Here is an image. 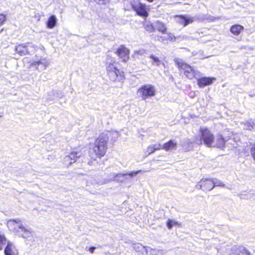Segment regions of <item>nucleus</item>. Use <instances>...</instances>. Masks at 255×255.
I'll return each mask as SVG.
<instances>
[{"instance_id":"nucleus-1","label":"nucleus","mask_w":255,"mask_h":255,"mask_svg":"<svg viewBox=\"0 0 255 255\" xmlns=\"http://www.w3.org/2000/svg\"><path fill=\"white\" fill-rule=\"evenodd\" d=\"M109 136L107 133H102L96 139L93 144H90L89 150L91 158L96 160L101 158L105 154L107 148V141Z\"/></svg>"},{"instance_id":"nucleus-2","label":"nucleus","mask_w":255,"mask_h":255,"mask_svg":"<svg viewBox=\"0 0 255 255\" xmlns=\"http://www.w3.org/2000/svg\"><path fill=\"white\" fill-rule=\"evenodd\" d=\"M107 75L112 81H122L124 78L123 72H121L116 66L115 60L108 55L106 62Z\"/></svg>"},{"instance_id":"nucleus-3","label":"nucleus","mask_w":255,"mask_h":255,"mask_svg":"<svg viewBox=\"0 0 255 255\" xmlns=\"http://www.w3.org/2000/svg\"><path fill=\"white\" fill-rule=\"evenodd\" d=\"M178 67L183 72L184 74L189 79L193 78H198L201 76V73L195 70L189 65L184 63L182 60H176L175 61Z\"/></svg>"},{"instance_id":"nucleus-4","label":"nucleus","mask_w":255,"mask_h":255,"mask_svg":"<svg viewBox=\"0 0 255 255\" xmlns=\"http://www.w3.org/2000/svg\"><path fill=\"white\" fill-rule=\"evenodd\" d=\"M214 140L213 134L210 130L206 128H201L200 130V138H197L195 142L198 144L202 142L208 147H211Z\"/></svg>"},{"instance_id":"nucleus-5","label":"nucleus","mask_w":255,"mask_h":255,"mask_svg":"<svg viewBox=\"0 0 255 255\" xmlns=\"http://www.w3.org/2000/svg\"><path fill=\"white\" fill-rule=\"evenodd\" d=\"M14 226V230L17 232H23L22 236L24 238L28 239L32 237V233L31 231L25 227H24L20 223L19 219L14 220H9L7 222V226L10 227Z\"/></svg>"},{"instance_id":"nucleus-6","label":"nucleus","mask_w":255,"mask_h":255,"mask_svg":"<svg viewBox=\"0 0 255 255\" xmlns=\"http://www.w3.org/2000/svg\"><path fill=\"white\" fill-rule=\"evenodd\" d=\"M155 88L150 84L142 85L137 90V94L143 100L148 99L155 95Z\"/></svg>"},{"instance_id":"nucleus-7","label":"nucleus","mask_w":255,"mask_h":255,"mask_svg":"<svg viewBox=\"0 0 255 255\" xmlns=\"http://www.w3.org/2000/svg\"><path fill=\"white\" fill-rule=\"evenodd\" d=\"M132 245L133 249L136 252H138L142 255H147L149 249L152 251L153 252L152 254L155 255H162V254H164L166 253V251L163 250L152 249L150 247L143 246L139 243H132Z\"/></svg>"},{"instance_id":"nucleus-8","label":"nucleus","mask_w":255,"mask_h":255,"mask_svg":"<svg viewBox=\"0 0 255 255\" xmlns=\"http://www.w3.org/2000/svg\"><path fill=\"white\" fill-rule=\"evenodd\" d=\"M140 170H137L136 171H132L130 173H112L110 175V179L104 182V183H106L112 180L125 181L126 180H130L133 176H136L138 173L140 172Z\"/></svg>"},{"instance_id":"nucleus-9","label":"nucleus","mask_w":255,"mask_h":255,"mask_svg":"<svg viewBox=\"0 0 255 255\" xmlns=\"http://www.w3.org/2000/svg\"><path fill=\"white\" fill-rule=\"evenodd\" d=\"M132 8L136 11L137 15L146 17L148 15L147 8L145 4L140 2L139 0H133L131 2Z\"/></svg>"},{"instance_id":"nucleus-10","label":"nucleus","mask_w":255,"mask_h":255,"mask_svg":"<svg viewBox=\"0 0 255 255\" xmlns=\"http://www.w3.org/2000/svg\"><path fill=\"white\" fill-rule=\"evenodd\" d=\"M196 187L204 191H211L214 188L213 179H202Z\"/></svg>"},{"instance_id":"nucleus-11","label":"nucleus","mask_w":255,"mask_h":255,"mask_svg":"<svg viewBox=\"0 0 255 255\" xmlns=\"http://www.w3.org/2000/svg\"><path fill=\"white\" fill-rule=\"evenodd\" d=\"M82 153L80 152L73 151L68 155L65 156V165L69 166L75 162L77 159L81 157Z\"/></svg>"},{"instance_id":"nucleus-12","label":"nucleus","mask_w":255,"mask_h":255,"mask_svg":"<svg viewBox=\"0 0 255 255\" xmlns=\"http://www.w3.org/2000/svg\"><path fill=\"white\" fill-rule=\"evenodd\" d=\"M116 53L123 62H126L129 58V50L124 46H121Z\"/></svg>"},{"instance_id":"nucleus-13","label":"nucleus","mask_w":255,"mask_h":255,"mask_svg":"<svg viewBox=\"0 0 255 255\" xmlns=\"http://www.w3.org/2000/svg\"><path fill=\"white\" fill-rule=\"evenodd\" d=\"M197 80V84L200 87H204L205 86L211 85L213 81L216 80L215 78L211 77H201L196 78Z\"/></svg>"},{"instance_id":"nucleus-14","label":"nucleus","mask_w":255,"mask_h":255,"mask_svg":"<svg viewBox=\"0 0 255 255\" xmlns=\"http://www.w3.org/2000/svg\"><path fill=\"white\" fill-rule=\"evenodd\" d=\"M177 21L183 26H185L194 21L193 17L185 15H179L176 17Z\"/></svg>"},{"instance_id":"nucleus-15","label":"nucleus","mask_w":255,"mask_h":255,"mask_svg":"<svg viewBox=\"0 0 255 255\" xmlns=\"http://www.w3.org/2000/svg\"><path fill=\"white\" fill-rule=\"evenodd\" d=\"M4 253L5 255H18L17 250L9 242H7V245L4 250Z\"/></svg>"},{"instance_id":"nucleus-16","label":"nucleus","mask_w":255,"mask_h":255,"mask_svg":"<svg viewBox=\"0 0 255 255\" xmlns=\"http://www.w3.org/2000/svg\"><path fill=\"white\" fill-rule=\"evenodd\" d=\"M177 142L174 140H170L169 141L164 143L162 146L161 145V148L165 150L166 151H168L170 150L176 149Z\"/></svg>"},{"instance_id":"nucleus-17","label":"nucleus","mask_w":255,"mask_h":255,"mask_svg":"<svg viewBox=\"0 0 255 255\" xmlns=\"http://www.w3.org/2000/svg\"><path fill=\"white\" fill-rule=\"evenodd\" d=\"M15 50L20 55H24L28 53L27 45L24 44L16 46L15 47Z\"/></svg>"},{"instance_id":"nucleus-18","label":"nucleus","mask_w":255,"mask_h":255,"mask_svg":"<svg viewBox=\"0 0 255 255\" xmlns=\"http://www.w3.org/2000/svg\"><path fill=\"white\" fill-rule=\"evenodd\" d=\"M154 27L158 31L163 33H165L167 29L165 24L159 21L155 22Z\"/></svg>"},{"instance_id":"nucleus-19","label":"nucleus","mask_w":255,"mask_h":255,"mask_svg":"<svg viewBox=\"0 0 255 255\" xmlns=\"http://www.w3.org/2000/svg\"><path fill=\"white\" fill-rule=\"evenodd\" d=\"M57 18L54 15H51L48 19L46 23L47 27L49 28H53L56 25Z\"/></svg>"},{"instance_id":"nucleus-20","label":"nucleus","mask_w":255,"mask_h":255,"mask_svg":"<svg viewBox=\"0 0 255 255\" xmlns=\"http://www.w3.org/2000/svg\"><path fill=\"white\" fill-rule=\"evenodd\" d=\"M230 255H250L249 252L244 247H241L235 250Z\"/></svg>"},{"instance_id":"nucleus-21","label":"nucleus","mask_w":255,"mask_h":255,"mask_svg":"<svg viewBox=\"0 0 255 255\" xmlns=\"http://www.w3.org/2000/svg\"><path fill=\"white\" fill-rule=\"evenodd\" d=\"M243 28L244 27L241 25H234L231 27L230 30L234 34L238 35Z\"/></svg>"},{"instance_id":"nucleus-22","label":"nucleus","mask_w":255,"mask_h":255,"mask_svg":"<svg viewBox=\"0 0 255 255\" xmlns=\"http://www.w3.org/2000/svg\"><path fill=\"white\" fill-rule=\"evenodd\" d=\"M161 148L160 144H155L149 145L147 148V152L148 154L153 153L155 150H159Z\"/></svg>"},{"instance_id":"nucleus-23","label":"nucleus","mask_w":255,"mask_h":255,"mask_svg":"<svg viewBox=\"0 0 255 255\" xmlns=\"http://www.w3.org/2000/svg\"><path fill=\"white\" fill-rule=\"evenodd\" d=\"M225 141L221 135H219L216 139V146L219 148H223L225 145Z\"/></svg>"},{"instance_id":"nucleus-24","label":"nucleus","mask_w":255,"mask_h":255,"mask_svg":"<svg viewBox=\"0 0 255 255\" xmlns=\"http://www.w3.org/2000/svg\"><path fill=\"white\" fill-rule=\"evenodd\" d=\"M109 137H111V139L113 141L116 140L119 136H120V134L117 131H112L109 132L108 133H107Z\"/></svg>"},{"instance_id":"nucleus-25","label":"nucleus","mask_w":255,"mask_h":255,"mask_svg":"<svg viewBox=\"0 0 255 255\" xmlns=\"http://www.w3.org/2000/svg\"><path fill=\"white\" fill-rule=\"evenodd\" d=\"M149 57L152 60V64L158 66L161 63V60H160L158 57L154 56L153 55H151Z\"/></svg>"},{"instance_id":"nucleus-26","label":"nucleus","mask_w":255,"mask_h":255,"mask_svg":"<svg viewBox=\"0 0 255 255\" xmlns=\"http://www.w3.org/2000/svg\"><path fill=\"white\" fill-rule=\"evenodd\" d=\"M245 128L248 130H255V125L253 123H247Z\"/></svg>"},{"instance_id":"nucleus-27","label":"nucleus","mask_w":255,"mask_h":255,"mask_svg":"<svg viewBox=\"0 0 255 255\" xmlns=\"http://www.w3.org/2000/svg\"><path fill=\"white\" fill-rule=\"evenodd\" d=\"M178 223L171 219H168L167 222V226L168 229H171L175 225H177Z\"/></svg>"},{"instance_id":"nucleus-28","label":"nucleus","mask_w":255,"mask_h":255,"mask_svg":"<svg viewBox=\"0 0 255 255\" xmlns=\"http://www.w3.org/2000/svg\"><path fill=\"white\" fill-rule=\"evenodd\" d=\"M213 182L214 183V187L215 186H221V187H224L225 184L223 183L222 181L220 180H218V179H213Z\"/></svg>"},{"instance_id":"nucleus-29","label":"nucleus","mask_w":255,"mask_h":255,"mask_svg":"<svg viewBox=\"0 0 255 255\" xmlns=\"http://www.w3.org/2000/svg\"><path fill=\"white\" fill-rule=\"evenodd\" d=\"M160 38L162 39V40H164V39H169L171 41H173L175 39L174 35L171 33H169L168 37L167 38H165V37H160Z\"/></svg>"},{"instance_id":"nucleus-30","label":"nucleus","mask_w":255,"mask_h":255,"mask_svg":"<svg viewBox=\"0 0 255 255\" xmlns=\"http://www.w3.org/2000/svg\"><path fill=\"white\" fill-rule=\"evenodd\" d=\"M251 154L255 160V144L251 148Z\"/></svg>"},{"instance_id":"nucleus-31","label":"nucleus","mask_w":255,"mask_h":255,"mask_svg":"<svg viewBox=\"0 0 255 255\" xmlns=\"http://www.w3.org/2000/svg\"><path fill=\"white\" fill-rule=\"evenodd\" d=\"M5 20V16L4 15L0 14V25Z\"/></svg>"},{"instance_id":"nucleus-32","label":"nucleus","mask_w":255,"mask_h":255,"mask_svg":"<svg viewBox=\"0 0 255 255\" xmlns=\"http://www.w3.org/2000/svg\"><path fill=\"white\" fill-rule=\"evenodd\" d=\"M33 64H34V65H39V64H43L44 65V67L45 68L46 66H45V64L43 63H42V61H37V62H35L34 63H33Z\"/></svg>"},{"instance_id":"nucleus-33","label":"nucleus","mask_w":255,"mask_h":255,"mask_svg":"<svg viewBox=\"0 0 255 255\" xmlns=\"http://www.w3.org/2000/svg\"><path fill=\"white\" fill-rule=\"evenodd\" d=\"M96 249V248L94 247H92L89 248V251L91 253H93L94 252L95 250Z\"/></svg>"},{"instance_id":"nucleus-34","label":"nucleus","mask_w":255,"mask_h":255,"mask_svg":"<svg viewBox=\"0 0 255 255\" xmlns=\"http://www.w3.org/2000/svg\"><path fill=\"white\" fill-rule=\"evenodd\" d=\"M136 53H137L138 54L142 55L144 53V51L143 50H140L136 51Z\"/></svg>"},{"instance_id":"nucleus-35","label":"nucleus","mask_w":255,"mask_h":255,"mask_svg":"<svg viewBox=\"0 0 255 255\" xmlns=\"http://www.w3.org/2000/svg\"><path fill=\"white\" fill-rule=\"evenodd\" d=\"M26 44H27V45H30V44H30V43H27Z\"/></svg>"}]
</instances>
